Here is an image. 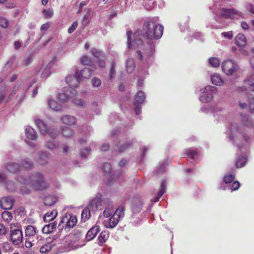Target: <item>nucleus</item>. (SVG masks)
Wrapping results in <instances>:
<instances>
[{"label": "nucleus", "mask_w": 254, "mask_h": 254, "mask_svg": "<svg viewBox=\"0 0 254 254\" xmlns=\"http://www.w3.org/2000/svg\"><path fill=\"white\" fill-rule=\"evenodd\" d=\"M143 30L145 31L144 36L146 38V44L143 49V52L138 50L136 51V55L140 61L148 64V59L154 53L157 40L163 35V27L150 21L144 23Z\"/></svg>", "instance_id": "1"}, {"label": "nucleus", "mask_w": 254, "mask_h": 254, "mask_svg": "<svg viewBox=\"0 0 254 254\" xmlns=\"http://www.w3.org/2000/svg\"><path fill=\"white\" fill-rule=\"evenodd\" d=\"M243 121L246 125H244L243 127H240L238 128H236L233 127L231 129V135L229 136L230 138H232L235 142H237V140H241L243 139L245 141V143H243L241 145L237 143L238 147L241 150L242 152H244L243 149H246L247 147V144L249 142L250 139L249 136L247 134V132H249L250 129V126H252L251 120L247 116H244L243 117Z\"/></svg>", "instance_id": "2"}, {"label": "nucleus", "mask_w": 254, "mask_h": 254, "mask_svg": "<svg viewBox=\"0 0 254 254\" xmlns=\"http://www.w3.org/2000/svg\"><path fill=\"white\" fill-rule=\"evenodd\" d=\"M19 181L21 184L27 185L36 190H42L49 187L50 184L45 181L44 176L40 173L35 172L29 179L21 177Z\"/></svg>", "instance_id": "3"}, {"label": "nucleus", "mask_w": 254, "mask_h": 254, "mask_svg": "<svg viewBox=\"0 0 254 254\" xmlns=\"http://www.w3.org/2000/svg\"><path fill=\"white\" fill-rule=\"evenodd\" d=\"M77 222V219L75 215L66 213L62 217L58 228L59 230H62L64 228L65 231H68L76 225Z\"/></svg>", "instance_id": "4"}, {"label": "nucleus", "mask_w": 254, "mask_h": 254, "mask_svg": "<svg viewBox=\"0 0 254 254\" xmlns=\"http://www.w3.org/2000/svg\"><path fill=\"white\" fill-rule=\"evenodd\" d=\"M111 202V200L109 198H101L95 197L89 201L87 206L90 210L95 211L97 210H101L104 205H106L107 203L109 205Z\"/></svg>", "instance_id": "5"}, {"label": "nucleus", "mask_w": 254, "mask_h": 254, "mask_svg": "<svg viewBox=\"0 0 254 254\" xmlns=\"http://www.w3.org/2000/svg\"><path fill=\"white\" fill-rule=\"evenodd\" d=\"M202 95L199 97V100L202 103H208L213 99V95L217 92V88L215 86H207L201 89Z\"/></svg>", "instance_id": "6"}, {"label": "nucleus", "mask_w": 254, "mask_h": 254, "mask_svg": "<svg viewBox=\"0 0 254 254\" xmlns=\"http://www.w3.org/2000/svg\"><path fill=\"white\" fill-rule=\"evenodd\" d=\"M12 225H10V239L12 244L19 246L23 242V235L21 228L12 229Z\"/></svg>", "instance_id": "7"}, {"label": "nucleus", "mask_w": 254, "mask_h": 254, "mask_svg": "<svg viewBox=\"0 0 254 254\" xmlns=\"http://www.w3.org/2000/svg\"><path fill=\"white\" fill-rule=\"evenodd\" d=\"M239 91L248 93V90L254 91V73L248 76L244 81L243 87L239 88Z\"/></svg>", "instance_id": "8"}, {"label": "nucleus", "mask_w": 254, "mask_h": 254, "mask_svg": "<svg viewBox=\"0 0 254 254\" xmlns=\"http://www.w3.org/2000/svg\"><path fill=\"white\" fill-rule=\"evenodd\" d=\"M76 91L74 89H64L63 92L59 93L57 95L59 102L64 103L75 96Z\"/></svg>", "instance_id": "9"}, {"label": "nucleus", "mask_w": 254, "mask_h": 254, "mask_svg": "<svg viewBox=\"0 0 254 254\" xmlns=\"http://www.w3.org/2000/svg\"><path fill=\"white\" fill-rule=\"evenodd\" d=\"M145 99V96L144 93L140 90H139L136 93L134 98L133 104L135 106V112L136 115L140 113L141 107L140 105Z\"/></svg>", "instance_id": "10"}, {"label": "nucleus", "mask_w": 254, "mask_h": 254, "mask_svg": "<svg viewBox=\"0 0 254 254\" xmlns=\"http://www.w3.org/2000/svg\"><path fill=\"white\" fill-rule=\"evenodd\" d=\"M35 82V81H33L32 83L28 85V87H24L23 86H21L20 87L15 86L12 91V94H15L17 90L19 91V93L17 95V98L18 102H21L25 99L26 92L32 86V85Z\"/></svg>", "instance_id": "11"}, {"label": "nucleus", "mask_w": 254, "mask_h": 254, "mask_svg": "<svg viewBox=\"0 0 254 254\" xmlns=\"http://www.w3.org/2000/svg\"><path fill=\"white\" fill-rule=\"evenodd\" d=\"M238 68L237 64L231 60L226 61L223 62V71L227 75L233 74L234 71Z\"/></svg>", "instance_id": "12"}, {"label": "nucleus", "mask_w": 254, "mask_h": 254, "mask_svg": "<svg viewBox=\"0 0 254 254\" xmlns=\"http://www.w3.org/2000/svg\"><path fill=\"white\" fill-rule=\"evenodd\" d=\"M80 234L79 233L69 237L68 240L70 242L67 244V246L69 250L76 249L85 245L84 244H80L78 243V238L80 237Z\"/></svg>", "instance_id": "13"}, {"label": "nucleus", "mask_w": 254, "mask_h": 254, "mask_svg": "<svg viewBox=\"0 0 254 254\" xmlns=\"http://www.w3.org/2000/svg\"><path fill=\"white\" fill-rule=\"evenodd\" d=\"M78 75V71L76 70L74 75H70L66 77V82L69 86L70 88L73 89L78 86L79 80H80Z\"/></svg>", "instance_id": "14"}, {"label": "nucleus", "mask_w": 254, "mask_h": 254, "mask_svg": "<svg viewBox=\"0 0 254 254\" xmlns=\"http://www.w3.org/2000/svg\"><path fill=\"white\" fill-rule=\"evenodd\" d=\"M13 202L14 200L12 197L4 196L0 200V206L3 209L10 210L13 207Z\"/></svg>", "instance_id": "15"}, {"label": "nucleus", "mask_w": 254, "mask_h": 254, "mask_svg": "<svg viewBox=\"0 0 254 254\" xmlns=\"http://www.w3.org/2000/svg\"><path fill=\"white\" fill-rule=\"evenodd\" d=\"M143 202L140 198H134L131 205V210L133 214L138 213L142 208Z\"/></svg>", "instance_id": "16"}, {"label": "nucleus", "mask_w": 254, "mask_h": 254, "mask_svg": "<svg viewBox=\"0 0 254 254\" xmlns=\"http://www.w3.org/2000/svg\"><path fill=\"white\" fill-rule=\"evenodd\" d=\"M100 231V226L95 225L91 227L87 232L85 236V240L89 242L93 240Z\"/></svg>", "instance_id": "17"}, {"label": "nucleus", "mask_w": 254, "mask_h": 254, "mask_svg": "<svg viewBox=\"0 0 254 254\" xmlns=\"http://www.w3.org/2000/svg\"><path fill=\"white\" fill-rule=\"evenodd\" d=\"M38 230L35 226L29 225L26 227L25 229V238L32 239L34 236H36L37 238H38Z\"/></svg>", "instance_id": "18"}, {"label": "nucleus", "mask_w": 254, "mask_h": 254, "mask_svg": "<svg viewBox=\"0 0 254 254\" xmlns=\"http://www.w3.org/2000/svg\"><path fill=\"white\" fill-rule=\"evenodd\" d=\"M132 32L130 31H128L127 32V46L128 48H132L135 47L136 46H138L139 45H141L142 43V40L140 37L134 38V40L131 42V36Z\"/></svg>", "instance_id": "19"}, {"label": "nucleus", "mask_w": 254, "mask_h": 254, "mask_svg": "<svg viewBox=\"0 0 254 254\" xmlns=\"http://www.w3.org/2000/svg\"><path fill=\"white\" fill-rule=\"evenodd\" d=\"M78 71V75L79 78L81 79H88L94 73V70L89 67H85Z\"/></svg>", "instance_id": "20"}, {"label": "nucleus", "mask_w": 254, "mask_h": 254, "mask_svg": "<svg viewBox=\"0 0 254 254\" xmlns=\"http://www.w3.org/2000/svg\"><path fill=\"white\" fill-rule=\"evenodd\" d=\"M25 135L26 136V139L25 140L27 143L28 142V140H36L37 138V132L34 129L32 128L31 127L28 126L26 128L25 130Z\"/></svg>", "instance_id": "21"}, {"label": "nucleus", "mask_w": 254, "mask_h": 254, "mask_svg": "<svg viewBox=\"0 0 254 254\" xmlns=\"http://www.w3.org/2000/svg\"><path fill=\"white\" fill-rule=\"evenodd\" d=\"M48 159L49 157L46 152L40 151L38 152L36 160L40 164H46Z\"/></svg>", "instance_id": "22"}, {"label": "nucleus", "mask_w": 254, "mask_h": 254, "mask_svg": "<svg viewBox=\"0 0 254 254\" xmlns=\"http://www.w3.org/2000/svg\"><path fill=\"white\" fill-rule=\"evenodd\" d=\"M221 2H218L214 0V3L212 8L213 12L217 17H222V8L221 7Z\"/></svg>", "instance_id": "23"}, {"label": "nucleus", "mask_w": 254, "mask_h": 254, "mask_svg": "<svg viewBox=\"0 0 254 254\" xmlns=\"http://www.w3.org/2000/svg\"><path fill=\"white\" fill-rule=\"evenodd\" d=\"M35 123L41 132L43 134H46L48 133V128L46 125L40 119H36Z\"/></svg>", "instance_id": "24"}, {"label": "nucleus", "mask_w": 254, "mask_h": 254, "mask_svg": "<svg viewBox=\"0 0 254 254\" xmlns=\"http://www.w3.org/2000/svg\"><path fill=\"white\" fill-rule=\"evenodd\" d=\"M57 228V223L53 222L46 225L42 229V232L44 234H48L52 233Z\"/></svg>", "instance_id": "25"}, {"label": "nucleus", "mask_w": 254, "mask_h": 254, "mask_svg": "<svg viewBox=\"0 0 254 254\" xmlns=\"http://www.w3.org/2000/svg\"><path fill=\"white\" fill-rule=\"evenodd\" d=\"M54 64V60H52L50 61L48 64L46 65L44 70L43 71L41 74V77L43 78L46 79L48 78L51 74V68L53 65Z\"/></svg>", "instance_id": "26"}, {"label": "nucleus", "mask_w": 254, "mask_h": 254, "mask_svg": "<svg viewBox=\"0 0 254 254\" xmlns=\"http://www.w3.org/2000/svg\"><path fill=\"white\" fill-rule=\"evenodd\" d=\"M45 205L51 206L54 204L58 201L57 197L53 195H47L43 199Z\"/></svg>", "instance_id": "27"}, {"label": "nucleus", "mask_w": 254, "mask_h": 254, "mask_svg": "<svg viewBox=\"0 0 254 254\" xmlns=\"http://www.w3.org/2000/svg\"><path fill=\"white\" fill-rule=\"evenodd\" d=\"M48 103L49 107L54 111H60L62 108V103H59L56 100L50 99Z\"/></svg>", "instance_id": "28"}, {"label": "nucleus", "mask_w": 254, "mask_h": 254, "mask_svg": "<svg viewBox=\"0 0 254 254\" xmlns=\"http://www.w3.org/2000/svg\"><path fill=\"white\" fill-rule=\"evenodd\" d=\"M167 189V183L165 180H163L160 185V188L158 193L157 196L156 197L155 201L157 202L159 200L160 197L165 193Z\"/></svg>", "instance_id": "29"}, {"label": "nucleus", "mask_w": 254, "mask_h": 254, "mask_svg": "<svg viewBox=\"0 0 254 254\" xmlns=\"http://www.w3.org/2000/svg\"><path fill=\"white\" fill-rule=\"evenodd\" d=\"M62 122L68 125H73L76 122V119L74 117L69 115H64L61 118Z\"/></svg>", "instance_id": "30"}, {"label": "nucleus", "mask_w": 254, "mask_h": 254, "mask_svg": "<svg viewBox=\"0 0 254 254\" xmlns=\"http://www.w3.org/2000/svg\"><path fill=\"white\" fill-rule=\"evenodd\" d=\"M236 44L240 47L244 46L246 44V39L244 34L239 33L235 38Z\"/></svg>", "instance_id": "31"}, {"label": "nucleus", "mask_w": 254, "mask_h": 254, "mask_svg": "<svg viewBox=\"0 0 254 254\" xmlns=\"http://www.w3.org/2000/svg\"><path fill=\"white\" fill-rule=\"evenodd\" d=\"M235 178V170L232 169L231 171L223 178V182L226 184L230 183Z\"/></svg>", "instance_id": "32"}, {"label": "nucleus", "mask_w": 254, "mask_h": 254, "mask_svg": "<svg viewBox=\"0 0 254 254\" xmlns=\"http://www.w3.org/2000/svg\"><path fill=\"white\" fill-rule=\"evenodd\" d=\"M20 167H23L26 169H30L33 167L34 164L32 161L29 159H25L20 161V164H19Z\"/></svg>", "instance_id": "33"}, {"label": "nucleus", "mask_w": 254, "mask_h": 254, "mask_svg": "<svg viewBox=\"0 0 254 254\" xmlns=\"http://www.w3.org/2000/svg\"><path fill=\"white\" fill-rule=\"evenodd\" d=\"M221 108V106L218 107L217 106L214 105L212 109V112L214 117L215 118L216 120L218 121L220 120L221 118L222 114Z\"/></svg>", "instance_id": "34"}, {"label": "nucleus", "mask_w": 254, "mask_h": 254, "mask_svg": "<svg viewBox=\"0 0 254 254\" xmlns=\"http://www.w3.org/2000/svg\"><path fill=\"white\" fill-rule=\"evenodd\" d=\"M6 169L11 172L16 173L19 171L20 165L14 162H9L6 166Z\"/></svg>", "instance_id": "35"}, {"label": "nucleus", "mask_w": 254, "mask_h": 254, "mask_svg": "<svg viewBox=\"0 0 254 254\" xmlns=\"http://www.w3.org/2000/svg\"><path fill=\"white\" fill-rule=\"evenodd\" d=\"M238 15L237 11L234 9L223 8V17H234Z\"/></svg>", "instance_id": "36"}, {"label": "nucleus", "mask_w": 254, "mask_h": 254, "mask_svg": "<svg viewBox=\"0 0 254 254\" xmlns=\"http://www.w3.org/2000/svg\"><path fill=\"white\" fill-rule=\"evenodd\" d=\"M212 83L215 85L220 86L222 83V79L220 75L217 73H214L211 76Z\"/></svg>", "instance_id": "37"}, {"label": "nucleus", "mask_w": 254, "mask_h": 254, "mask_svg": "<svg viewBox=\"0 0 254 254\" xmlns=\"http://www.w3.org/2000/svg\"><path fill=\"white\" fill-rule=\"evenodd\" d=\"M57 214V211L55 210L47 212L44 215L45 221L49 222L53 220L56 217Z\"/></svg>", "instance_id": "38"}, {"label": "nucleus", "mask_w": 254, "mask_h": 254, "mask_svg": "<svg viewBox=\"0 0 254 254\" xmlns=\"http://www.w3.org/2000/svg\"><path fill=\"white\" fill-rule=\"evenodd\" d=\"M135 63L132 59L129 58L126 62L127 71L128 73H132L135 68Z\"/></svg>", "instance_id": "39"}, {"label": "nucleus", "mask_w": 254, "mask_h": 254, "mask_svg": "<svg viewBox=\"0 0 254 254\" xmlns=\"http://www.w3.org/2000/svg\"><path fill=\"white\" fill-rule=\"evenodd\" d=\"M92 211V210H90L89 209V208H88V206H86V207L83 209L81 217L82 221L84 222L86 221L87 220H88L90 217V212Z\"/></svg>", "instance_id": "40"}, {"label": "nucleus", "mask_w": 254, "mask_h": 254, "mask_svg": "<svg viewBox=\"0 0 254 254\" xmlns=\"http://www.w3.org/2000/svg\"><path fill=\"white\" fill-rule=\"evenodd\" d=\"M119 218L117 217V214H113L109 221V227L113 228L115 227L119 222Z\"/></svg>", "instance_id": "41"}, {"label": "nucleus", "mask_w": 254, "mask_h": 254, "mask_svg": "<svg viewBox=\"0 0 254 254\" xmlns=\"http://www.w3.org/2000/svg\"><path fill=\"white\" fill-rule=\"evenodd\" d=\"M111 204L112 202L109 205L107 203L106 205H104L106 206L105 210L103 211V215L104 217H109L113 214L114 209L112 208Z\"/></svg>", "instance_id": "42"}, {"label": "nucleus", "mask_w": 254, "mask_h": 254, "mask_svg": "<svg viewBox=\"0 0 254 254\" xmlns=\"http://www.w3.org/2000/svg\"><path fill=\"white\" fill-rule=\"evenodd\" d=\"M109 238V233L107 232L104 231L102 232L98 237V240L99 245H101V244L105 243Z\"/></svg>", "instance_id": "43"}, {"label": "nucleus", "mask_w": 254, "mask_h": 254, "mask_svg": "<svg viewBox=\"0 0 254 254\" xmlns=\"http://www.w3.org/2000/svg\"><path fill=\"white\" fill-rule=\"evenodd\" d=\"M125 208L124 206H119L114 214H117V217L119 219L122 218L125 215Z\"/></svg>", "instance_id": "44"}, {"label": "nucleus", "mask_w": 254, "mask_h": 254, "mask_svg": "<svg viewBox=\"0 0 254 254\" xmlns=\"http://www.w3.org/2000/svg\"><path fill=\"white\" fill-rule=\"evenodd\" d=\"M62 131L63 135L64 136L67 137L71 136L74 133L71 128L67 127H63L62 128Z\"/></svg>", "instance_id": "45"}, {"label": "nucleus", "mask_w": 254, "mask_h": 254, "mask_svg": "<svg viewBox=\"0 0 254 254\" xmlns=\"http://www.w3.org/2000/svg\"><path fill=\"white\" fill-rule=\"evenodd\" d=\"M247 159L246 157L242 156L239 157L236 162V165L238 168L244 167L247 163Z\"/></svg>", "instance_id": "46"}, {"label": "nucleus", "mask_w": 254, "mask_h": 254, "mask_svg": "<svg viewBox=\"0 0 254 254\" xmlns=\"http://www.w3.org/2000/svg\"><path fill=\"white\" fill-rule=\"evenodd\" d=\"M6 189L8 191H14L16 189V186L12 181H9L5 183Z\"/></svg>", "instance_id": "47"}, {"label": "nucleus", "mask_w": 254, "mask_h": 254, "mask_svg": "<svg viewBox=\"0 0 254 254\" xmlns=\"http://www.w3.org/2000/svg\"><path fill=\"white\" fill-rule=\"evenodd\" d=\"M1 217L4 221L8 223L12 219L13 217L10 212L5 211L2 213Z\"/></svg>", "instance_id": "48"}, {"label": "nucleus", "mask_w": 254, "mask_h": 254, "mask_svg": "<svg viewBox=\"0 0 254 254\" xmlns=\"http://www.w3.org/2000/svg\"><path fill=\"white\" fill-rule=\"evenodd\" d=\"M186 154L187 157L190 159H193L195 156L197 154V150L192 149L191 148L187 149L186 150Z\"/></svg>", "instance_id": "49"}, {"label": "nucleus", "mask_w": 254, "mask_h": 254, "mask_svg": "<svg viewBox=\"0 0 254 254\" xmlns=\"http://www.w3.org/2000/svg\"><path fill=\"white\" fill-rule=\"evenodd\" d=\"M2 247L3 251L5 252H12L13 250V248L8 242H3Z\"/></svg>", "instance_id": "50"}, {"label": "nucleus", "mask_w": 254, "mask_h": 254, "mask_svg": "<svg viewBox=\"0 0 254 254\" xmlns=\"http://www.w3.org/2000/svg\"><path fill=\"white\" fill-rule=\"evenodd\" d=\"M209 63L214 67H218L220 65V61L216 58H211L208 60Z\"/></svg>", "instance_id": "51"}, {"label": "nucleus", "mask_w": 254, "mask_h": 254, "mask_svg": "<svg viewBox=\"0 0 254 254\" xmlns=\"http://www.w3.org/2000/svg\"><path fill=\"white\" fill-rule=\"evenodd\" d=\"M58 146V143L54 140L47 141L46 143V147L51 150L56 149Z\"/></svg>", "instance_id": "52"}, {"label": "nucleus", "mask_w": 254, "mask_h": 254, "mask_svg": "<svg viewBox=\"0 0 254 254\" xmlns=\"http://www.w3.org/2000/svg\"><path fill=\"white\" fill-rule=\"evenodd\" d=\"M92 55L97 59L103 58V55L101 51L96 49H92L91 50Z\"/></svg>", "instance_id": "53"}, {"label": "nucleus", "mask_w": 254, "mask_h": 254, "mask_svg": "<svg viewBox=\"0 0 254 254\" xmlns=\"http://www.w3.org/2000/svg\"><path fill=\"white\" fill-rule=\"evenodd\" d=\"M80 62L82 64L84 65H90L92 63V60L85 56L81 57Z\"/></svg>", "instance_id": "54"}, {"label": "nucleus", "mask_w": 254, "mask_h": 254, "mask_svg": "<svg viewBox=\"0 0 254 254\" xmlns=\"http://www.w3.org/2000/svg\"><path fill=\"white\" fill-rule=\"evenodd\" d=\"M132 144V142L131 141L128 142H127L125 143H123L118 148V151L119 152H122L125 151L127 148L130 147Z\"/></svg>", "instance_id": "55"}, {"label": "nucleus", "mask_w": 254, "mask_h": 254, "mask_svg": "<svg viewBox=\"0 0 254 254\" xmlns=\"http://www.w3.org/2000/svg\"><path fill=\"white\" fill-rule=\"evenodd\" d=\"M240 187V183L238 181L233 182L232 184L229 185V188L232 191H235L237 190Z\"/></svg>", "instance_id": "56"}, {"label": "nucleus", "mask_w": 254, "mask_h": 254, "mask_svg": "<svg viewBox=\"0 0 254 254\" xmlns=\"http://www.w3.org/2000/svg\"><path fill=\"white\" fill-rule=\"evenodd\" d=\"M92 85L94 87H98L101 84V80L97 77H94L91 80Z\"/></svg>", "instance_id": "57"}, {"label": "nucleus", "mask_w": 254, "mask_h": 254, "mask_svg": "<svg viewBox=\"0 0 254 254\" xmlns=\"http://www.w3.org/2000/svg\"><path fill=\"white\" fill-rule=\"evenodd\" d=\"M52 247L50 244H46L42 246L40 250V251L42 253H46L51 250Z\"/></svg>", "instance_id": "58"}, {"label": "nucleus", "mask_w": 254, "mask_h": 254, "mask_svg": "<svg viewBox=\"0 0 254 254\" xmlns=\"http://www.w3.org/2000/svg\"><path fill=\"white\" fill-rule=\"evenodd\" d=\"M8 21L3 17H0V26L5 28L8 26Z\"/></svg>", "instance_id": "59"}, {"label": "nucleus", "mask_w": 254, "mask_h": 254, "mask_svg": "<svg viewBox=\"0 0 254 254\" xmlns=\"http://www.w3.org/2000/svg\"><path fill=\"white\" fill-rule=\"evenodd\" d=\"M91 150L90 147L85 148L84 149L81 150L80 154L82 158H86L89 154V152Z\"/></svg>", "instance_id": "60"}, {"label": "nucleus", "mask_w": 254, "mask_h": 254, "mask_svg": "<svg viewBox=\"0 0 254 254\" xmlns=\"http://www.w3.org/2000/svg\"><path fill=\"white\" fill-rule=\"evenodd\" d=\"M102 168L105 172H110L111 170V165L110 163L106 162L103 164Z\"/></svg>", "instance_id": "61"}, {"label": "nucleus", "mask_w": 254, "mask_h": 254, "mask_svg": "<svg viewBox=\"0 0 254 254\" xmlns=\"http://www.w3.org/2000/svg\"><path fill=\"white\" fill-rule=\"evenodd\" d=\"M49 137H51L52 138H55L56 136L58 135V132L55 129H52L48 131V133Z\"/></svg>", "instance_id": "62"}, {"label": "nucleus", "mask_w": 254, "mask_h": 254, "mask_svg": "<svg viewBox=\"0 0 254 254\" xmlns=\"http://www.w3.org/2000/svg\"><path fill=\"white\" fill-rule=\"evenodd\" d=\"M7 230L4 225L0 223V236H3L7 234Z\"/></svg>", "instance_id": "63"}, {"label": "nucleus", "mask_w": 254, "mask_h": 254, "mask_svg": "<svg viewBox=\"0 0 254 254\" xmlns=\"http://www.w3.org/2000/svg\"><path fill=\"white\" fill-rule=\"evenodd\" d=\"M249 109L251 113L254 112V98L250 99Z\"/></svg>", "instance_id": "64"}]
</instances>
